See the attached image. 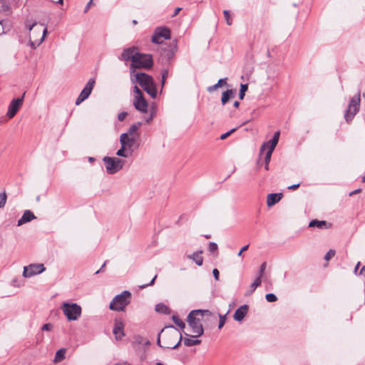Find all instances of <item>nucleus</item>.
Listing matches in <instances>:
<instances>
[{
	"label": "nucleus",
	"instance_id": "f257e3e1",
	"mask_svg": "<svg viewBox=\"0 0 365 365\" xmlns=\"http://www.w3.org/2000/svg\"><path fill=\"white\" fill-rule=\"evenodd\" d=\"M130 81L133 84H139L153 98H156L157 88L152 76L145 73H138L130 75Z\"/></svg>",
	"mask_w": 365,
	"mask_h": 365
},
{
	"label": "nucleus",
	"instance_id": "f03ea898",
	"mask_svg": "<svg viewBox=\"0 0 365 365\" xmlns=\"http://www.w3.org/2000/svg\"><path fill=\"white\" fill-rule=\"evenodd\" d=\"M167 328L171 329L173 330L170 331H168L164 332V330L163 329L161 331V333H163V339L164 340V345L160 344V334H160L158 335V344L160 346L166 348V349H177L180 346V344L182 340V334H181L180 331L178 329L175 328V327L173 325L169 326Z\"/></svg>",
	"mask_w": 365,
	"mask_h": 365
},
{
	"label": "nucleus",
	"instance_id": "7ed1b4c3",
	"mask_svg": "<svg viewBox=\"0 0 365 365\" xmlns=\"http://www.w3.org/2000/svg\"><path fill=\"white\" fill-rule=\"evenodd\" d=\"M135 58L130 65V75L140 73L136 71L138 68L148 69L153 66V61L150 54H144L138 52Z\"/></svg>",
	"mask_w": 365,
	"mask_h": 365
},
{
	"label": "nucleus",
	"instance_id": "20e7f679",
	"mask_svg": "<svg viewBox=\"0 0 365 365\" xmlns=\"http://www.w3.org/2000/svg\"><path fill=\"white\" fill-rule=\"evenodd\" d=\"M130 301L131 293L125 290L113 299L110 303L109 308L116 312L124 311L125 308L130 303Z\"/></svg>",
	"mask_w": 365,
	"mask_h": 365
},
{
	"label": "nucleus",
	"instance_id": "39448f33",
	"mask_svg": "<svg viewBox=\"0 0 365 365\" xmlns=\"http://www.w3.org/2000/svg\"><path fill=\"white\" fill-rule=\"evenodd\" d=\"M200 311H191L187 317V322L188 325L192 328V332L195 334L194 337H198L203 334L204 329L201 324L202 319L199 317Z\"/></svg>",
	"mask_w": 365,
	"mask_h": 365
},
{
	"label": "nucleus",
	"instance_id": "423d86ee",
	"mask_svg": "<svg viewBox=\"0 0 365 365\" xmlns=\"http://www.w3.org/2000/svg\"><path fill=\"white\" fill-rule=\"evenodd\" d=\"M61 309L68 321H76L81 315V307L76 303L64 302Z\"/></svg>",
	"mask_w": 365,
	"mask_h": 365
},
{
	"label": "nucleus",
	"instance_id": "0eeeda50",
	"mask_svg": "<svg viewBox=\"0 0 365 365\" xmlns=\"http://www.w3.org/2000/svg\"><path fill=\"white\" fill-rule=\"evenodd\" d=\"M106 165V173L109 175H113L120 170L124 165L125 160L115 157L106 156L103 158Z\"/></svg>",
	"mask_w": 365,
	"mask_h": 365
},
{
	"label": "nucleus",
	"instance_id": "6e6552de",
	"mask_svg": "<svg viewBox=\"0 0 365 365\" xmlns=\"http://www.w3.org/2000/svg\"><path fill=\"white\" fill-rule=\"evenodd\" d=\"M360 107V91L353 96L346 110L344 118L347 122L351 121L354 116L358 113Z\"/></svg>",
	"mask_w": 365,
	"mask_h": 365
},
{
	"label": "nucleus",
	"instance_id": "1a4fd4ad",
	"mask_svg": "<svg viewBox=\"0 0 365 365\" xmlns=\"http://www.w3.org/2000/svg\"><path fill=\"white\" fill-rule=\"evenodd\" d=\"M133 105L135 108L141 113H147L148 107V103L143 96V92L137 85H135L133 87Z\"/></svg>",
	"mask_w": 365,
	"mask_h": 365
},
{
	"label": "nucleus",
	"instance_id": "9d476101",
	"mask_svg": "<svg viewBox=\"0 0 365 365\" xmlns=\"http://www.w3.org/2000/svg\"><path fill=\"white\" fill-rule=\"evenodd\" d=\"M169 38H170V31L166 27H158L152 36V42L160 44Z\"/></svg>",
	"mask_w": 365,
	"mask_h": 365
},
{
	"label": "nucleus",
	"instance_id": "9b49d317",
	"mask_svg": "<svg viewBox=\"0 0 365 365\" xmlns=\"http://www.w3.org/2000/svg\"><path fill=\"white\" fill-rule=\"evenodd\" d=\"M95 85V80L93 78L89 79L84 88L81 92L80 95L76 100V104L80 105L83 101L88 98L93 91Z\"/></svg>",
	"mask_w": 365,
	"mask_h": 365
},
{
	"label": "nucleus",
	"instance_id": "f8f14e48",
	"mask_svg": "<svg viewBox=\"0 0 365 365\" xmlns=\"http://www.w3.org/2000/svg\"><path fill=\"white\" fill-rule=\"evenodd\" d=\"M25 96V93H23L21 98L13 99L8 108L6 115L9 118H12L16 114L19 108L23 104V101Z\"/></svg>",
	"mask_w": 365,
	"mask_h": 365
},
{
	"label": "nucleus",
	"instance_id": "ddd939ff",
	"mask_svg": "<svg viewBox=\"0 0 365 365\" xmlns=\"http://www.w3.org/2000/svg\"><path fill=\"white\" fill-rule=\"evenodd\" d=\"M139 134H137L136 136H129L127 134H121L120 136V143H125V146H126L128 150L133 151V148H137L139 146L138 143Z\"/></svg>",
	"mask_w": 365,
	"mask_h": 365
},
{
	"label": "nucleus",
	"instance_id": "4468645a",
	"mask_svg": "<svg viewBox=\"0 0 365 365\" xmlns=\"http://www.w3.org/2000/svg\"><path fill=\"white\" fill-rule=\"evenodd\" d=\"M138 53V48L135 46L129 47L123 50L118 58L124 61H131V63H133V61L135 59V58Z\"/></svg>",
	"mask_w": 365,
	"mask_h": 365
},
{
	"label": "nucleus",
	"instance_id": "2eb2a0df",
	"mask_svg": "<svg viewBox=\"0 0 365 365\" xmlns=\"http://www.w3.org/2000/svg\"><path fill=\"white\" fill-rule=\"evenodd\" d=\"M279 131H277L274 133L272 139L269 142L264 143L260 148V154L262 153L267 148H269L268 151L273 152L276 145L278 143L279 138Z\"/></svg>",
	"mask_w": 365,
	"mask_h": 365
},
{
	"label": "nucleus",
	"instance_id": "dca6fc26",
	"mask_svg": "<svg viewBox=\"0 0 365 365\" xmlns=\"http://www.w3.org/2000/svg\"><path fill=\"white\" fill-rule=\"evenodd\" d=\"M113 333L117 340H120L124 336V323L121 319H115Z\"/></svg>",
	"mask_w": 365,
	"mask_h": 365
},
{
	"label": "nucleus",
	"instance_id": "f3484780",
	"mask_svg": "<svg viewBox=\"0 0 365 365\" xmlns=\"http://www.w3.org/2000/svg\"><path fill=\"white\" fill-rule=\"evenodd\" d=\"M45 270L43 264H31L24 267L22 274H41Z\"/></svg>",
	"mask_w": 365,
	"mask_h": 365
},
{
	"label": "nucleus",
	"instance_id": "a211bd4d",
	"mask_svg": "<svg viewBox=\"0 0 365 365\" xmlns=\"http://www.w3.org/2000/svg\"><path fill=\"white\" fill-rule=\"evenodd\" d=\"M266 275H259L255 280L250 284L249 289L247 290L245 295H250L258 287L262 282H267L268 279L265 277Z\"/></svg>",
	"mask_w": 365,
	"mask_h": 365
},
{
	"label": "nucleus",
	"instance_id": "6ab92c4d",
	"mask_svg": "<svg viewBox=\"0 0 365 365\" xmlns=\"http://www.w3.org/2000/svg\"><path fill=\"white\" fill-rule=\"evenodd\" d=\"M248 309L249 307L247 304L240 306L238 309H237L233 315L234 319L237 322H241L247 314Z\"/></svg>",
	"mask_w": 365,
	"mask_h": 365
},
{
	"label": "nucleus",
	"instance_id": "aec40b11",
	"mask_svg": "<svg viewBox=\"0 0 365 365\" xmlns=\"http://www.w3.org/2000/svg\"><path fill=\"white\" fill-rule=\"evenodd\" d=\"M36 217L34 215V213L30 210H26L21 217L18 220L17 226H21L26 222L31 221L32 220L36 219Z\"/></svg>",
	"mask_w": 365,
	"mask_h": 365
},
{
	"label": "nucleus",
	"instance_id": "412c9836",
	"mask_svg": "<svg viewBox=\"0 0 365 365\" xmlns=\"http://www.w3.org/2000/svg\"><path fill=\"white\" fill-rule=\"evenodd\" d=\"M202 251L198 250L192 254L187 255L186 257L189 259H192L195 262V264L198 266L202 265L203 263V257L202 256Z\"/></svg>",
	"mask_w": 365,
	"mask_h": 365
},
{
	"label": "nucleus",
	"instance_id": "4be33fe9",
	"mask_svg": "<svg viewBox=\"0 0 365 365\" xmlns=\"http://www.w3.org/2000/svg\"><path fill=\"white\" fill-rule=\"evenodd\" d=\"M282 193H271L267 197V205L268 207H272L277 203L282 198Z\"/></svg>",
	"mask_w": 365,
	"mask_h": 365
},
{
	"label": "nucleus",
	"instance_id": "5701e85b",
	"mask_svg": "<svg viewBox=\"0 0 365 365\" xmlns=\"http://www.w3.org/2000/svg\"><path fill=\"white\" fill-rule=\"evenodd\" d=\"M309 227H317L321 230L328 229L331 227V225L327 222L325 220H313L310 221L309 224Z\"/></svg>",
	"mask_w": 365,
	"mask_h": 365
},
{
	"label": "nucleus",
	"instance_id": "b1692460",
	"mask_svg": "<svg viewBox=\"0 0 365 365\" xmlns=\"http://www.w3.org/2000/svg\"><path fill=\"white\" fill-rule=\"evenodd\" d=\"M235 97V91L232 89H227L225 92L222 93L221 98V103L224 106L230 100L234 98Z\"/></svg>",
	"mask_w": 365,
	"mask_h": 365
},
{
	"label": "nucleus",
	"instance_id": "393cba45",
	"mask_svg": "<svg viewBox=\"0 0 365 365\" xmlns=\"http://www.w3.org/2000/svg\"><path fill=\"white\" fill-rule=\"evenodd\" d=\"M120 143V148L116 152V155L119 157H123V158H128L129 156H130L133 153V150H128V148L125 146V143L122 142V143Z\"/></svg>",
	"mask_w": 365,
	"mask_h": 365
},
{
	"label": "nucleus",
	"instance_id": "a878e982",
	"mask_svg": "<svg viewBox=\"0 0 365 365\" xmlns=\"http://www.w3.org/2000/svg\"><path fill=\"white\" fill-rule=\"evenodd\" d=\"M31 275H17L11 279V285L15 287H20L25 283V278Z\"/></svg>",
	"mask_w": 365,
	"mask_h": 365
},
{
	"label": "nucleus",
	"instance_id": "bb28decb",
	"mask_svg": "<svg viewBox=\"0 0 365 365\" xmlns=\"http://www.w3.org/2000/svg\"><path fill=\"white\" fill-rule=\"evenodd\" d=\"M141 125V122H137L131 125L130 127L128 128V131L126 133H124L123 134H127L129 136H136V135L138 134L137 130Z\"/></svg>",
	"mask_w": 365,
	"mask_h": 365
},
{
	"label": "nucleus",
	"instance_id": "cd10ccee",
	"mask_svg": "<svg viewBox=\"0 0 365 365\" xmlns=\"http://www.w3.org/2000/svg\"><path fill=\"white\" fill-rule=\"evenodd\" d=\"M227 83V78H220L217 83L213 86H209L207 88V91L211 93L214 91L217 90L218 88L222 87V86Z\"/></svg>",
	"mask_w": 365,
	"mask_h": 365
},
{
	"label": "nucleus",
	"instance_id": "c85d7f7f",
	"mask_svg": "<svg viewBox=\"0 0 365 365\" xmlns=\"http://www.w3.org/2000/svg\"><path fill=\"white\" fill-rule=\"evenodd\" d=\"M155 311L158 313L168 314L169 308L163 303H159L155 305Z\"/></svg>",
	"mask_w": 365,
	"mask_h": 365
},
{
	"label": "nucleus",
	"instance_id": "c756f323",
	"mask_svg": "<svg viewBox=\"0 0 365 365\" xmlns=\"http://www.w3.org/2000/svg\"><path fill=\"white\" fill-rule=\"evenodd\" d=\"M66 354V349H61L58 350L56 353L55 358H54V362L57 363L61 361L65 358Z\"/></svg>",
	"mask_w": 365,
	"mask_h": 365
},
{
	"label": "nucleus",
	"instance_id": "7c9ffc66",
	"mask_svg": "<svg viewBox=\"0 0 365 365\" xmlns=\"http://www.w3.org/2000/svg\"><path fill=\"white\" fill-rule=\"evenodd\" d=\"M183 340V342L185 346H192L195 345H197L200 344V340L199 339H191L189 338H185Z\"/></svg>",
	"mask_w": 365,
	"mask_h": 365
},
{
	"label": "nucleus",
	"instance_id": "2f4dec72",
	"mask_svg": "<svg viewBox=\"0 0 365 365\" xmlns=\"http://www.w3.org/2000/svg\"><path fill=\"white\" fill-rule=\"evenodd\" d=\"M174 323L180 328L183 329L185 327V323L177 316L173 315L172 317Z\"/></svg>",
	"mask_w": 365,
	"mask_h": 365
},
{
	"label": "nucleus",
	"instance_id": "473e14b6",
	"mask_svg": "<svg viewBox=\"0 0 365 365\" xmlns=\"http://www.w3.org/2000/svg\"><path fill=\"white\" fill-rule=\"evenodd\" d=\"M6 200H7V195H6V193L5 191H4L3 192L0 193V209L1 208H3L6 203Z\"/></svg>",
	"mask_w": 365,
	"mask_h": 365
},
{
	"label": "nucleus",
	"instance_id": "72a5a7b5",
	"mask_svg": "<svg viewBox=\"0 0 365 365\" xmlns=\"http://www.w3.org/2000/svg\"><path fill=\"white\" fill-rule=\"evenodd\" d=\"M272 153L273 152L268 151V150L266 153V155H265V158H264V163H265L264 168L267 170H269V163L270 162L271 156H272Z\"/></svg>",
	"mask_w": 365,
	"mask_h": 365
},
{
	"label": "nucleus",
	"instance_id": "f704fd0d",
	"mask_svg": "<svg viewBox=\"0 0 365 365\" xmlns=\"http://www.w3.org/2000/svg\"><path fill=\"white\" fill-rule=\"evenodd\" d=\"M248 86L247 84H241L239 98L242 100L245 97V93L247 91Z\"/></svg>",
	"mask_w": 365,
	"mask_h": 365
},
{
	"label": "nucleus",
	"instance_id": "c9c22d12",
	"mask_svg": "<svg viewBox=\"0 0 365 365\" xmlns=\"http://www.w3.org/2000/svg\"><path fill=\"white\" fill-rule=\"evenodd\" d=\"M265 299L269 302H274L277 300V297L274 294L269 293L265 295Z\"/></svg>",
	"mask_w": 365,
	"mask_h": 365
},
{
	"label": "nucleus",
	"instance_id": "e433bc0d",
	"mask_svg": "<svg viewBox=\"0 0 365 365\" xmlns=\"http://www.w3.org/2000/svg\"><path fill=\"white\" fill-rule=\"evenodd\" d=\"M194 311H200L199 312V317L202 319L204 316H211L212 312L207 309H195Z\"/></svg>",
	"mask_w": 365,
	"mask_h": 365
},
{
	"label": "nucleus",
	"instance_id": "4c0bfd02",
	"mask_svg": "<svg viewBox=\"0 0 365 365\" xmlns=\"http://www.w3.org/2000/svg\"><path fill=\"white\" fill-rule=\"evenodd\" d=\"M335 255V250H329L327 254L324 256V259L326 261H329L330 259H331Z\"/></svg>",
	"mask_w": 365,
	"mask_h": 365
},
{
	"label": "nucleus",
	"instance_id": "58836bf2",
	"mask_svg": "<svg viewBox=\"0 0 365 365\" xmlns=\"http://www.w3.org/2000/svg\"><path fill=\"white\" fill-rule=\"evenodd\" d=\"M218 316H219V318H220L218 328L221 329L224 326V324L225 323L226 315H223L222 316L220 314H219Z\"/></svg>",
	"mask_w": 365,
	"mask_h": 365
},
{
	"label": "nucleus",
	"instance_id": "ea45409f",
	"mask_svg": "<svg viewBox=\"0 0 365 365\" xmlns=\"http://www.w3.org/2000/svg\"><path fill=\"white\" fill-rule=\"evenodd\" d=\"M156 277H157V275H155L154 277L148 283L139 284L138 287L140 289H144V288L147 287L148 286L153 285L155 282Z\"/></svg>",
	"mask_w": 365,
	"mask_h": 365
},
{
	"label": "nucleus",
	"instance_id": "a19ab883",
	"mask_svg": "<svg viewBox=\"0 0 365 365\" xmlns=\"http://www.w3.org/2000/svg\"><path fill=\"white\" fill-rule=\"evenodd\" d=\"M217 245L215 242H210L209 243L208 249L210 252H216L217 250Z\"/></svg>",
	"mask_w": 365,
	"mask_h": 365
},
{
	"label": "nucleus",
	"instance_id": "79ce46f5",
	"mask_svg": "<svg viewBox=\"0 0 365 365\" xmlns=\"http://www.w3.org/2000/svg\"><path fill=\"white\" fill-rule=\"evenodd\" d=\"M236 130V128H232L230 130H229L228 132L225 133H223L220 135V139L221 140H225L226 139L228 136H230L233 132H235Z\"/></svg>",
	"mask_w": 365,
	"mask_h": 365
},
{
	"label": "nucleus",
	"instance_id": "37998d69",
	"mask_svg": "<svg viewBox=\"0 0 365 365\" xmlns=\"http://www.w3.org/2000/svg\"><path fill=\"white\" fill-rule=\"evenodd\" d=\"M223 14H224L225 19H226L227 24L228 25H231L232 21L230 20V15L229 11L227 10H225V11H223Z\"/></svg>",
	"mask_w": 365,
	"mask_h": 365
},
{
	"label": "nucleus",
	"instance_id": "c03bdc74",
	"mask_svg": "<svg viewBox=\"0 0 365 365\" xmlns=\"http://www.w3.org/2000/svg\"><path fill=\"white\" fill-rule=\"evenodd\" d=\"M127 115H128L127 112H125V111L121 112L118 114V119L119 121H123Z\"/></svg>",
	"mask_w": 365,
	"mask_h": 365
},
{
	"label": "nucleus",
	"instance_id": "a18cd8bd",
	"mask_svg": "<svg viewBox=\"0 0 365 365\" xmlns=\"http://www.w3.org/2000/svg\"><path fill=\"white\" fill-rule=\"evenodd\" d=\"M267 263L263 262L259 267V274H264V272L267 270Z\"/></svg>",
	"mask_w": 365,
	"mask_h": 365
},
{
	"label": "nucleus",
	"instance_id": "49530a36",
	"mask_svg": "<svg viewBox=\"0 0 365 365\" xmlns=\"http://www.w3.org/2000/svg\"><path fill=\"white\" fill-rule=\"evenodd\" d=\"M52 327H53V326L51 324L48 323V324H43L41 329L43 331H51L52 329Z\"/></svg>",
	"mask_w": 365,
	"mask_h": 365
},
{
	"label": "nucleus",
	"instance_id": "de8ad7c7",
	"mask_svg": "<svg viewBox=\"0 0 365 365\" xmlns=\"http://www.w3.org/2000/svg\"><path fill=\"white\" fill-rule=\"evenodd\" d=\"M46 34H47V29H46V27H45L43 31L42 37L40 39L39 42L38 43V45H40L43 41L44 38H45Z\"/></svg>",
	"mask_w": 365,
	"mask_h": 365
},
{
	"label": "nucleus",
	"instance_id": "09e8293b",
	"mask_svg": "<svg viewBox=\"0 0 365 365\" xmlns=\"http://www.w3.org/2000/svg\"><path fill=\"white\" fill-rule=\"evenodd\" d=\"M169 71L168 69H163L162 71V78L166 79L168 77Z\"/></svg>",
	"mask_w": 365,
	"mask_h": 365
},
{
	"label": "nucleus",
	"instance_id": "8fccbe9b",
	"mask_svg": "<svg viewBox=\"0 0 365 365\" xmlns=\"http://www.w3.org/2000/svg\"><path fill=\"white\" fill-rule=\"evenodd\" d=\"M249 247V245H245L244 247H242L241 248V250H240V252H238L237 255L240 257L242 255V252L246 251Z\"/></svg>",
	"mask_w": 365,
	"mask_h": 365
},
{
	"label": "nucleus",
	"instance_id": "3c124183",
	"mask_svg": "<svg viewBox=\"0 0 365 365\" xmlns=\"http://www.w3.org/2000/svg\"><path fill=\"white\" fill-rule=\"evenodd\" d=\"M299 187V183L298 184H294L288 187V189L289 190H296Z\"/></svg>",
	"mask_w": 365,
	"mask_h": 365
},
{
	"label": "nucleus",
	"instance_id": "603ef678",
	"mask_svg": "<svg viewBox=\"0 0 365 365\" xmlns=\"http://www.w3.org/2000/svg\"><path fill=\"white\" fill-rule=\"evenodd\" d=\"M105 265H106V263H104V264L101 266V267L100 269H98V270H96V271L94 272V274H99V272H104V270H103V267H105Z\"/></svg>",
	"mask_w": 365,
	"mask_h": 365
},
{
	"label": "nucleus",
	"instance_id": "864d4df0",
	"mask_svg": "<svg viewBox=\"0 0 365 365\" xmlns=\"http://www.w3.org/2000/svg\"><path fill=\"white\" fill-rule=\"evenodd\" d=\"M361 191V189L355 190H354V191L351 192H350V194H349V195H350V196H352L353 195L356 194V193H359V192H360Z\"/></svg>",
	"mask_w": 365,
	"mask_h": 365
},
{
	"label": "nucleus",
	"instance_id": "5fc2aeb1",
	"mask_svg": "<svg viewBox=\"0 0 365 365\" xmlns=\"http://www.w3.org/2000/svg\"><path fill=\"white\" fill-rule=\"evenodd\" d=\"M92 1L93 0H90V1L87 4L86 8H85V11L84 12H87L88 10L89 9V7H90V5L92 4Z\"/></svg>",
	"mask_w": 365,
	"mask_h": 365
},
{
	"label": "nucleus",
	"instance_id": "6e6d98bb",
	"mask_svg": "<svg viewBox=\"0 0 365 365\" xmlns=\"http://www.w3.org/2000/svg\"><path fill=\"white\" fill-rule=\"evenodd\" d=\"M173 46H174V48H173V51H172L171 56H173L174 54L175 51H176V49H177V41H173Z\"/></svg>",
	"mask_w": 365,
	"mask_h": 365
},
{
	"label": "nucleus",
	"instance_id": "4d7b16f0",
	"mask_svg": "<svg viewBox=\"0 0 365 365\" xmlns=\"http://www.w3.org/2000/svg\"><path fill=\"white\" fill-rule=\"evenodd\" d=\"M180 10H181V8H180V7L176 8L175 10L174 14L173 16H176Z\"/></svg>",
	"mask_w": 365,
	"mask_h": 365
},
{
	"label": "nucleus",
	"instance_id": "13d9d810",
	"mask_svg": "<svg viewBox=\"0 0 365 365\" xmlns=\"http://www.w3.org/2000/svg\"><path fill=\"white\" fill-rule=\"evenodd\" d=\"M359 265H360V262H359L356 264V265L355 266V267H354V274H356V272H357V270H358V269H359Z\"/></svg>",
	"mask_w": 365,
	"mask_h": 365
},
{
	"label": "nucleus",
	"instance_id": "bf43d9fd",
	"mask_svg": "<svg viewBox=\"0 0 365 365\" xmlns=\"http://www.w3.org/2000/svg\"><path fill=\"white\" fill-rule=\"evenodd\" d=\"M30 45H31V46L33 48H36V46H38V43H37V44H36L34 41H31Z\"/></svg>",
	"mask_w": 365,
	"mask_h": 365
},
{
	"label": "nucleus",
	"instance_id": "052dcab7",
	"mask_svg": "<svg viewBox=\"0 0 365 365\" xmlns=\"http://www.w3.org/2000/svg\"><path fill=\"white\" fill-rule=\"evenodd\" d=\"M233 106H234V107H235V108H238V107H239V106H240V103H239L237 101H235L234 102Z\"/></svg>",
	"mask_w": 365,
	"mask_h": 365
},
{
	"label": "nucleus",
	"instance_id": "680f3d73",
	"mask_svg": "<svg viewBox=\"0 0 365 365\" xmlns=\"http://www.w3.org/2000/svg\"><path fill=\"white\" fill-rule=\"evenodd\" d=\"M51 1H53V3H56V4H62L63 3V0H51Z\"/></svg>",
	"mask_w": 365,
	"mask_h": 365
},
{
	"label": "nucleus",
	"instance_id": "e2e57ef3",
	"mask_svg": "<svg viewBox=\"0 0 365 365\" xmlns=\"http://www.w3.org/2000/svg\"><path fill=\"white\" fill-rule=\"evenodd\" d=\"M359 274H365V265L361 269Z\"/></svg>",
	"mask_w": 365,
	"mask_h": 365
},
{
	"label": "nucleus",
	"instance_id": "0e129e2a",
	"mask_svg": "<svg viewBox=\"0 0 365 365\" xmlns=\"http://www.w3.org/2000/svg\"><path fill=\"white\" fill-rule=\"evenodd\" d=\"M212 274H220V272L217 269L215 268L213 269Z\"/></svg>",
	"mask_w": 365,
	"mask_h": 365
},
{
	"label": "nucleus",
	"instance_id": "69168bd1",
	"mask_svg": "<svg viewBox=\"0 0 365 365\" xmlns=\"http://www.w3.org/2000/svg\"><path fill=\"white\" fill-rule=\"evenodd\" d=\"M153 115L151 114L150 116L146 119V122L149 123L153 119Z\"/></svg>",
	"mask_w": 365,
	"mask_h": 365
},
{
	"label": "nucleus",
	"instance_id": "338daca9",
	"mask_svg": "<svg viewBox=\"0 0 365 365\" xmlns=\"http://www.w3.org/2000/svg\"><path fill=\"white\" fill-rule=\"evenodd\" d=\"M36 23H33L31 25L29 26V29L31 31L36 26Z\"/></svg>",
	"mask_w": 365,
	"mask_h": 365
},
{
	"label": "nucleus",
	"instance_id": "774afa93",
	"mask_svg": "<svg viewBox=\"0 0 365 365\" xmlns=\"http://www.w3.org/2000/svg\"><path fill=\"white\" fill-rule=\"evenodd\" d=\"M88 161H89L90 163H93V162H94V161H95V158H93V157H89V158H88Z\"/></svg>",
	"mask_w": 365,
	"mask_h": 365
}]
</instances>
